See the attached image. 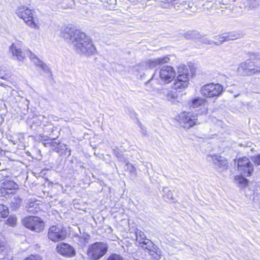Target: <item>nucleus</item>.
<instances>
[{
  "instance_id": "e433bc0d",
  "label": "nucleus",
  "mask_w": 260,
  "mask_h": 260,
  "mask_svg": "<svg viewBox=\"0 0 260 260\" xmlns=\"http://www.w3.org/2000/svg\"><path fill=\"white\" fill-rule=\"evenodd\" d=\"M24 260H40V257L37 255H31Z\"/></svg>"
},
{
  "instance_id": "1a4fd4ad",
  "label": "nucleus",
  "mask_w": 260,
  "mask_h": 260,
  "mask_svg": "<svg viewBox=\"0 0 260 260\" xmlns=\"http://www.w3.org/2000/svg\"><path fill=\"white\" fill-rule=\"evenodd\" d=\"M159 78L165 84L170 83L176 76L174 69L170 66H163L159 71Z\"/></svg>"
},
{
  "instance_id": "c85d7f7f",
  "label": "nucleus",
  "mask_w": 260,
  "mask_h": 260,
  "mask_svg": "<svg viewBox=\"0 0 260 260\" xmlns=\"http://www.w3.org/2000/svg\"><path fill=\"white\" fill-rule=\"evenodd\" d=\"M205 101V100L202 98H196L192 100L191 107L193 108H196L198 107L199 106L202 105Z\"/></svg>"
},
{
  "instance_id": "dca6fc26",
  "label": "nucleus",
  "mask_w": 260,
  "mask_h": 260,
  "mask_svg": "<svg viewBox=\"0 0 260 260\" xmlns=\"http://www.w3.org/2000/svg\"><path fill=\"white\" fill-rule=\"evenodd\" d=\"M252 61L247 60L241 62L237 68V72L242 76L252 75Z\"/></svg>"
},
{
  "instance_id": "39448f33",
  "label": "nucleus",
  "mask_w": 260,
  "mask_h": 260,
  "mask_svg": "<svg viewBox=\"0 0 260 260\" xmlns=\"http://www.w3.org/2000/svg\"><path fill=\"white\" fill-rule=\"evenodd\" d=\"M170 60L169 56H161L158 58L147 59L137 66V70L152 69L159 66L168 63Z\"/></svg>"
},
{
  "instance_id": "79ce46f5",
  "label": "nucleus",
  "mask_w": 260,
  "mask_h": 260,
  "mask_svg": "<svg viewBox=\"0 0 260 260\" xmlns=\"http://www.w3.org/2000/svg\"><path fill=\"white\" fill-rule=\"evenodd\" d=\"M225 2H226V0H225Z\"/></svg>"
},
{
  "instance_id": "f03ea898",
  "label": "nucleus",
  "mask_w": 260,
  "mask_h": 260,
  "mask_svg": "<svg viewBox=\"0 0 260 260\" xmlns=\"http://www.w3.org/2000/svg\"><path fill=\"white\" fill-rule=\"evenodd\" d=\"M17 16L23 20L29 27L39 29V25L34 21V11L25 6L18 7L15 12Z\"/></svg>"
},
{
  "instance_id": "4468645a",
  "label": "nucleus",
  "mask_w": 260,
  "mask_h": 260,
  "mask_svg": "<svg viewBox=\"0 0 260 260\" xmlns=\"http://www.w3.org/2000/svg\"><path fill=\"white\" fill-rule=\"evenodd\" d=\"M18 44L13 43L9 47V51L12 53L14 59L18 61H23L27 55L26 50L24 52H22L21 49L19 47Z\"/></svg>"
},
{
  "instance_id": "4be33fe9",
  "label": "nucleus",
  "mask_w": 260,
  "mask_h": 260,
  "mask_svg": "<svg viewBox=\"0 0 260 260\" xmlns=\"http://www.w3.org/2000/svg\"><path fill=\"white\" fill-rule=\"evenodd\" d=\"M157 85H158V81L152 77L145 83V89L149 91H158V93H159V91L160 90H159L157 86Z\"/></svg>"
},
{
  "instance_id": "ddd939ff",
  "label": "nucleus",
  "mask_w": 260,
  "mask_h": 260,
  "mask_svg": "<svg viewBox=\"0 0 260 260\" xmlns=\"http://www.w3.org/2000/svg\"><path fill=\"white\" fill-rule=\"evenodd\" d=\"M17 187V184L14 181L6 178L4 180L0 188L1 193L3 196L13 193Z\"/></svg>"
},
{
  "instance_id": "6ab92c4d",
  "label": "nucleus",
  "mask_w": 260,
  "mask_h": 260,
  "mask_svg": "<svg viewBox=\"0 0 260 260\" xmlns=\"http://www.w3.org/2000/svg\"><path fill=\"white\" fill-rule=\"evenodd\" d=\"M159 95H162L164 96V99L171 102L172 103H174L177 99L178 94L176 92L169 90L166 88H163L160 89L159 91Z\"/></svg>"
},
{
  "instance_id": "cd10ccee",
  "label": "nucleus",
  "mask_w": 260,
  "mask_h": 260,
  "mask_svg": "<svg viewBox=\"0 0 260 260\" xmlns=\"http://www.w3.org/2000/svg\"><path fill=\"white\" fill-rule=\"evenodd\" d=\"M228 35L226 34H224L222 36L218 37H215L214 45H219L221 44L223 42L226 40Z\"/></svg>"
},
{
  "instance_id": "9d476101",
  "label": "nucleus",
  "mask_w": 260,
  "mask_h": 260,
  "mask_svg": "<svg viewBox=\"0 0 260 260\" xmlns=\"http://www.w3.org/2000/svg\"><path fill=\"white\" fill-rule=\"evenodd\" d=\"M44 144L45 147H50L53 151L59 153L61 156L66 155V153L67 152V155L68 156L71 155V149H68L66 145L61 144L60 142L51 141L45 142Z\"/></svg>"
},
{
  "instance_id": "412c9836",
  "label": "nucleus",
  "mask_w": 260,
  "mask_h": 260,
  "mask_svg": "<svg viewBox=\"0 0 260 260\" xmlns=\"http://www.w3.org/2000/svg\"><path fill=\"white\" fill-rule=\"evenodd\" d=\"M136 241L138 243L139 246L142 248L144 249L146 247L147 241H150L149 239L146 238L144 233L140 230H137L136 231Z\"/></svg>"
},
{
  "instance_id": "b1692460",
  "label": "nucleus",
  "mask_w": 260,
  "mask_h": 260,
  "mask_svg": "<svg viewBox=\"0 0 260 260\" xmlns=\"http://www.w3.org/2000/svg\"><path fill=\"white\" fill-rule=\"evenodd\" d=\"M200 35L197 31H188L184 34V37L186 39H194L199 38Z\"/></svg>"
},
{
  "instance_id": "20e7f679",
  "label": "nucleus",
  "mask_w": 260,
  "mask_h": 260,
  "mask_svg": "<svg viewBox=\"0 0 260 260\" xmlns=\"http://www.w3.org/2000/svg\"><path fill=\"white\" fill-rule=\"evenodd\" d=\"M178 73L174 80L173 88L181 92L188 87L189 81V73L186 68H183L182 72L179 71Z\"/></svg>"
},
{
  "instance_id": "bb28decb",
  "label": "nucleus",
  "mask_w": 260,
  "mask_h": 260,
  "mask_svg": "<svg viewBox=\"0 0 260 260\" xmlns=\"http://www.w3.org/2000/svg\"><path fill=\"white\" fill-rule=\"evenodd\" d=\"M9 213L8 208L3 204H0V219L7 217Z\"/></svg>"
},
{
  "instance_id": "a19ab883",
  "label": "nucleus",
  "mask_w": 260,
  "mask_h": 260,
  "mask_svg": "<svg viewBox=\"0 0 260 260\" xmlns=\"http://www.w3.org/2000/svg\"><path fill=\"white\" fill-rule=\"evenodd\" d=\"M50 117H51L52 118L53 116L52 115H50Z\"/></svg>"
},
{
  "instance_id": "a878e982",
  "label": "nucleus",
  "mask_w": 260,
  "mask_h": 260,
  "mask_svg": "<svg viewBox=\"0 0 260 260\" xmlns=\"http://www.w3.org/2000/svg\"><path fill=\"white\" fill-rule=\"evenodd\" d=\"M21 203V199L18 197H15L11 201V208L13 210H16L20 206Z\"/></svg>"
},
{
  "instance_id": "423d86ee",
  "label": "nucleus",
  "mask_w": 260,
  "mask_h": 260,
  "mask_svg": "<svg viewBox=\"0 0 260 260\" xmlns=\"http://www.w3.org/2000/svg\"><path fill=\"white\" fill-rule=\"evenodd\" d=\"M223 90V87L219 84L210 83L203 86L200 90L201 94L206 98L219 96Z\"/></svg>"
},
{
  "instance_id": "393cba45",
  "label": "nucleus",
  "mask_w": 260,
  "mask_h": 260,
  "mask_svg": "<svg viewBox=\"0 0 260 260\" xmlns=\"http://www.w3.org/2000/svg\"><path fill=\"white\" fill-rule=\"evenodd\" d=\"M235 180L236 183L242 187H245L248 185V180L241 176H236L235 177Z\"/></svg>"
},
{
  "instance_id": "6e6552de",
  "label": "nucleus",
  "mask_w": 260,
  "mask_h": 260,
  "mask_svg": "<svg viewBox=\"0 0 260 260\" xmlns=\"http://www.w3.org/2000/svg\"><path fill=\"white\" fill-rule=\"evenodd\" d=\"M180 124L184 128L189 129L198 122L197 115L190 112H183L179 115Z\"/></svg>"
},
{
  "instance_id": "5701e85b",
  "label": "nucleus",
  "mask_w": 260,
  "mask_h": 260,
  "mask_svg": "<svg viewBox=\"0 0 260 260\" xmlns=\"http://www.w3.org/2000/svg\"><path fill=\"white\" fill-rule=\"evenodd\" d=\"M26 205V208L28 212L35 213L37 212L39 209L37 202L32 200H28Z\"/></svg>"
},
{
  "instance_id": "aec40b11",
  "label": "nucleus",
  "mask_w": 260,
  "mask_h": 260,
  "mask_svg": "<svg viewBox=\"0 0 260 260\" xmlns=\"http://www.w3.org/2000/svg\"><path fill=\"white\" fill-rule=\"evenodd\" d=\"M207 160L209 161H212L215 165L219 168L225 167V169H226L227 161L226 160L223 159L222 156L220 155H208Z\"/></svg>"
},
{
  "instance_id": "c9c22d12",
  "label": "nucleus",
  "mask_w": 260,
  "mask_h": 260,
  "mask_svg": "<svg viewBox=\"0 0 260 260\" xmlns=\"http://www.w3.org/2000/svg\"><path fill=\"white\" fill-rule=\"evenodd\" d=\"M240 35L238 34H233V33H229V40H234L237 39Z\"/></svg>"
},
{
  "instance_id": "f3484780",
  "label": "nucleus",
  "mask_w": 260,
  "mask_h": 260,
  "mask_svg": "<svg viewBox=\"0 0 260 260\" xmlns=\"http://www.w3.org/2000/svg\"><path fill=\"white\" fill-rule=\"evenodd\" d=\"M58 253L67 257H72L75 254L74 249L68 244L61 243L56 248Z\"/></svg>"
},
{
  "instance_id": "7ed1b4c3",
  "label": "nucleus",
  "mask_w": 260,
  "mask_h": 260,
  "mask_svg": "<svg viewBox=\"0 0 260 260\" xmlns=\"http://www.w3.org/2000/svg\"><path fill=\"white\" fill-rule=\"evenodd\" d=\"M108 246L104 242H96L88 250V255L92 260H98L103 257L108 251Z\"/></svg>"
},
{
  "instance_id": "0eeeda50",
  "label": "nucleus",
  "mask_w": 260,
  "mask_h": 260,
  "mask_svg": "<svg viewBox=\"0 0 260 260\" xmlns=\"http://www.w3.org/2000/svg\"><path fill=\"white\" fill-rule=\"evenodd\" d=\"M23 224L31 231L40 232L44 229V224L41 219L37 216H28L22 220Z\"/></svg>"
},
{
  "instance_id": "37998d69",
  "label": "nucleus",
  "mask_w": 260,
  "mask_h": 260,
  "mask_svg": "<svg viewBox=\"0 0 260 260\" xmlns=\"http://www.w3.org/2000/svg\"><path fill=\"white\" fill-rule=\"evenodd\" d=\"M1 165V163L0 162V165Z\"/></svg>"
},
{
  "instance_id": "4c0bfd02",
  "label": "nucleus",
  "mask_w": 260,
  "mask_h": 260,
  "mask_svg": "<svg viewBox=\"0 0 260 260\" xmlns=\"http://www.w3.org/2000/svg\"><path fill=\"white\" fill-rule=\"evenodd\" d=\"M5 242L0 239V252L5 250Z\"/></svg>"
},
{
  "instance_id": "a211bd4d",
  "label": "nucleus",
  "mask_w": 260,
  "mask_h": 260,
  "mask_svg": "<svg viewBox=\"0 0 260 260\" xmlns=\"http://www.w3.org/2000/svg\"><path fill=\"white\" fill-rule=\"evenodd\" d=\"M27 55L30 58V60L36 64V66L40 67L44 72H49L50 69L45 63H44L35 54L32 53L31 51H26Z\"/></svg>"
},
{
  "instance_id": "2f4dec72",
  "label": "nucleus",
  "mask_w": 260,
  "mask_h": 260,
  "mask_svg": "<svg viewBox=\"0 0 260 260\" xmlns=\"http://www.w3.org/2000/svg\"><path fill=\"white\" fill-rule=\"evenodd\" d=\"M107 260H123V258L118 254H112L109 256Z\"/></svg>"
},
{
  "instance_id": "c03bdc74",
  "label": "nucleus",
  "mask_w": 260,
  "mask_h": 260,
  "mask_svg": "<svg viewBox=\"0 0 260 260\" xmlns=\"http://www.w3.org/2000/svg\"><path fill=\"white\" fill-rule=\"evenodd\" d=\"M0 260H1V259H0Z\"/></svg>"
},
{
  "instance_id": "473e14b6",
  "label": "nucleus",
  "mask_w": 260,
  "mask_h": 260,
  "mask_svg": "<svg viewBox=\"0 0 260 260\" xmlns=\"http://www.w3.org/2000/svg\"><path fill=\"white\" fill-rule=\"evenodd\" d=\"M202 42L208 45H214V41L211 40H209V39L207 38H203L202 39Z\"/></svg>"
},
{
  "instance_id": "9b49d317",
  "label": "nucleus",
  "mask_w": 260,
  "mask_h": 260,
  "mask_svg": "<svg viewBox=\"0 0 260 260\" xmlns=\"http://www.w3.org/2000/svg\"><path fill=\"white\" fill-rule=\"evenodd\" d=\"M48 235L49 239L56 242L63 240L66 236V233L61 226L55 225L50 228Z\"/></svg>"
},
{
  "instance_id": "f704fd0d",
  "label": "nucleus",
  "mask_w": 260,
  "mask_h": 260,
  "mask_svg": "<svg viewBox=\"0 0 260 260\" xmlns=\"http://www.w3.org/2000/svg\"><path fill=\"white\" fill-rule=\"evenodd\" d=\"M252 159L255 165H260V154L253 156Z\"/></svg>"
},
{
  "instance_id": "72a5a7b5",
  "label": "nucleus",
  "mask_w": 260,
  "mask_h": 260,
  "mask_svg": "<svg viewBox=\"0 0 260 260\" xmlns=\"http://www.w3.org/2000/svg\"><path fill=\"white\" fill-rule=\"evenodd\" d=\"M114 154L119 159L122 160V153L119 151L118 150L114 149L113 150Z\"/></svg>"
},
{
  "instance_id": "ea45409f",
  "label": "nucleus",
  "mask_w": 260,
  "mask_h": 260,
  "mask_svg": "<svg viewBox=\"0 0 260 260\" xmlns=\"http://www.w3.org/2000/svg\"><path fill=\"white\" fill-rule=\"evenodd\" d=\"M7 75L4 72H1L0 71V78L5 79L6 78Z\"/></svg>"
},
{
  "instance_id": "f8f14e48",
  "label": "nucleus",
  "mask_w": 260,
  "mask_h": 260,
  "mask_svg": "<svg viewBox=\"0 0 260 260\" xmlns=\"http://www.w3.org/2000/svg\"><path fill=\"white\" fill-rule=\"evenodd\" d=\"M238 170L243 172L244 175L246 176H250L253 172V166L249 160L244 157L240 159L238 161Z\"/></svg>"
},
{
  "instance_id": "f257e3e1",
  "label": "nucleus",
  "mask_w": 260,
  "mask_h": 260,
  "mask_svg": "<svg viewBox=\"0 0 260 260\" xmlns=\"http://www.w3.org/2000/svg\"><path fill=\"white\" fill-rule=\"evenodd\" d=\"M67 43L72 45L79 54L89 56L93 54L96 49L90 39L85 34L74 28L67 26L61 34Z\"/></svg>"
},
{
  "instance_id": "7c9ffc66",
  "label": "nucleus",
  "mask_w": 260,
  "mask_h": 260,
  "mask_svg": "<svg viewBox=\"0 0 260 260\" xmlns=\"http://www.w3.org/2000/svg\"><path fill=\"white\" fill-rule=\"evenodd\" d=\"M260 74V64L252 62V75Z\"/></svg>"
},
{
  "instance_id": "c756f323",
  "label": "nucleus",
  "mask_w": 260,
  "mask_h": 260,
  "mask_svg": "<svg viewBox=\"0 0 260 260\" xmlns=\"http://www.w3.org/2000/svg\"><path fill=\"white\" fill-rule=\"evenodd\" d=\"M17 222V218L16 216L13 215H11L8 218V219L6 221V223L10 226H14Z\"/></svg>"
},
{
  "instance_id": "58836bf2",
  "label": "nucleus",
  "mask_w": 260,
  "mask_h": 260,
  "mask_svg": "<svg viewBox=\"0 0 260 260\" xmlns=\"http://www.w3.org/2000/svg\"><path fill=\"white\" fill-rule=\"evenodd\" d=\"M223 1H224L223 0H219V1H218V3L219 5H222L223 6H224V7H223L220 6V7L221 9L226 8V3H224L223 2Z\"/></svg>"
},
{
  "instance_id": "2eb2a0df",
  "label": "nucleus",
  "mask_w": 260,
  "mask_h": 260,
  "mask_svg": "<svg viewBox=\"0 0 260 260\" xmlns=\"http://www.w3.org/2000/svg\"><path fill=\"white\" fill-rule=\"evenodd\" d=\"M147 243L146 244V247H145L144 249H147L149 252V255L153 260H159L161 256V251L160 249L151 241H147Z\"/></svg>"
}]
</instances>
